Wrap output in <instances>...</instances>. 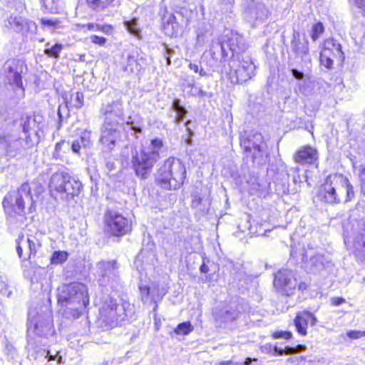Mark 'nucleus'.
Returning <instances> with one entry per match:
<instances>
[{"instance_id":"f257e3e1","label":"nucleus","mask_w":365,"mask_h":365,"mask_svg":"<svg viewBox=\"0 0 365 365\" xmlns=\"http://www.w3.org/2000/svg\"><path fill=\"white\" fill-rule=\"evenodd\" d=\"M43 190L40 182L33 181L23 183L16 190L8 192L4 197L2 203L5 212L10 217H24L25 203L29 202L31 205L29 210L32 212L35 210L33 195L38 196Z\"/></svg>"},{"instance_id":"f03ea898","label":"nucleus","mask_w":365,"mask_h":365,"mask_svg":"<svg viewBox=\"0 0 365 365\" xmlns=\"http://www.w3.org/2000/svg\"><path fill=\"white\" fill-rule=\"evenodd\" d=\"M163 147L160 139H154L133 154L132 166L138 177L145 178L160 158L159 153Z\"/></svg>"},{"instance_id":"7ed1b4c3","label":"nucleus","mask_w":365,"mask_h":365,"mask_svg":"<svg viewBox=\"0 0 365 365\" xmlns=\"http://www.w3.org/2000/svg\"><path fill=\"white\" fill-rule=\"evenodd\" d=\"M186 169L182 161L175 158L167 159L160 167L156 180L165 190L180 188L185 179Z\"/></svg>"},{"instance_id":"20e7f679","label":"nucleus","mask_w":365,"mask_h":365,"mask_svg":"<svg viewBox=\"0 0 365 365\" xmlns=\"http://www.w3.org/2000/svg\"><path fill=\"white\" fill-rule=\"evenodd\" d=\"M48 187L52 196L69 200L80 193L82 184L67 173L57 172L51 176Z\"/></svg>"},{"instance_id":"39448f33","label":"nucleus","mask_w":365,"mask_h":365,"mask_svg":"<svg viewBox=\"0 0 365 365\" xmlns=\"http://www.w3.org/2000/svg\"><path fill=\"white\" fill-rule=\"evenodd\" d=\"M230 67L229 78L232 83L247 82L255 76V65L248 55L233 58Z\"/></svg>"},{"instance_id":"423d86ee","label":"nucleus","mask_w":365,"mask_h":365,"mask_svg":"<svg viewBox=\"0 0 365 365\" xmlns=\"http://www.w3.org/2000/svg\"><path fill=\"white\" fill-rule=\"evenodd\" d=\"M344 176L342 175H331L320 187L319 196L326 203L337 204L340 202V198L336 192L341 191V184L345 183Z\"/></svg>"},{"instance_id":"0eeeda50","label":"nucleus","mask_w":365,"mask_h":365,"mask_svg":"<svg viewBox=\"0 0 365 365\" xmlns=\"http://www.w3.org/2000/svg\"><path fill=\"white\" fill-rule=\"evenodd\" d=\"M42 233L36 232L34 235H30L25 239L23 235L16 239V252L21 261H27L31 255L36 254L41 247Z\"/></svg>"},{"instance_id":"6e6552de","label":"nucleus","mask_w":365,"mask_h":365,"mask_svg":"<svg viewBox=\"0 0 365 365\" xmlns=\"http://www.w3.org/2000/svg\"><path fill=\"white\" fill-rule=\"evenodd\" d=\"M45 122L40 115L30 116L26 118L23 125L26 142L29 146L37 145L43 136Z\"/></svg>"},{"instance_id":"1a4fd4ad","label":"nucleus","mask_w":365,"mask_h":365,"mask_svg":"<svg viewBox=\"0 0 365 365\" xmlns=\"http://www.w3.org/2000/svg\"><path fill=\"white\" fill-rule=\"evenodd\" d=\"M106 227L113 235H123L130 230V222L123 215L109 212L106 215Z\"/></svg>"},{"instance_id":"9d476101","label":"nucleus","mask_w":365,"mask_h":365,"mask_svg":"<svg viewBox=\"0 0 365 365\" xmlns=\"http://www.w3.org/2000/svg\"><path fill=\"white\" fill-rule=\"evenodd\" d=\"M341 46L336 43L333 39L325 41L324 47L320 53L321 64L327 68L332 67L334 61L341 57Z\"/></svg>"},{"instance_id":"9b49d317","label":"nucleus","mask_w":365,"mask_h":365,"mask_svg":"<svg viewBox=\"0 0 365 365\" xmlns=\"http://www.w3.org/2000/svg\"><path fill=\"white\" fill-rule=\"evenodd\" d=\"M118 127L117 121L113 123L106 121L103 125L101 141L108 150H111L115 147L116 141L120 138Z\"/></svg>"},{"instance_id":"f8f14e48","label":"nucleus","mask_w":365,"mask_h":365,"mask_svg":"<svg viewBox=\"0 0 365 365\" xmlns=\"http://www.w3.org/2000/svg\"><path fill=\"white\" fill-rule=\"evenodd\" d=\"M274 284L287 295H289L296 288L297 279L292 271L284 269L276 274Z\"/></svg>"},{"instance_id":"ddd939ff","label":"nucleus","mask_w":365,"mask_h":365,"mask_svg":"<svg viewBox=\"0 0 365 365\" xmlns=\"http://www.w3.org/2000/svg\"><path fill=\"white\" fill-rule=\"evenodd\" d=\"M4 26L16 32H33L36 29L34 22L19 16H10L4 23Z\"/></svg>"},{"instance_id":"4468645a","label":"nucleus","mask_w":365,"mask_h":365,"mask_svg":"<svg viewBox=\"0 0 365 365\" xmlns=\"http://www.w3.org/2000/svg\"><path fill=\"white\" fill-rule=\"evenodd\" d=\"M294 160L302 165H315L318 166V152L311 146H304L294 154Z\"/></svg>"},{"instance_id":"2eb2a0df","label":"nucleus","mask_w":365,"mask_h":365,"mask_svg":"<svg viewBox=\"0 0 365 365\" xmlns=\"http://www.w3.org/2000/svg\"><path fill=\"white\" fill-rule=\"evenodd\" d=\"M245 18L248 21H263L267 19L269 11L261 2L252 1L248 4L244 12Z\"/></svg>"},{"instance_id":"dca6fc26","label":"nucleus","mask_w":365,"mask_h":365,"mask_svg":"<svg viewBox=\"0 0 365 365\" xmlns=\"http://www.w3.org/2000/svg\"><path fill=\"white\" fill-rule=\"evenodd\" d=\"M17 66L18 63L15 61H9L5 65V70L9 71L7 78L9 82L16 86V96L19 98H21L24 95V89Z\"/></svg>"},{"instance_id":"f3484780","label":"nucleus","mask_w":365,"mask_h":365,"mask_svg":"<svg viewBox=\"0 0 365 365\" xmlns=\"http://www.w3.org/2000/svg\"><path fill=\"white\" fill-rule=\"evenodd\" d=\"M309 322H310L312 326L315 325L317 323L316 317L309 312L304 311L297 314L294 319V325L299 334L302 336L307 335V329Z\"/></svg>"},{"instance_id":"a211bd4d","label":"nucleus","mask_w":365,"mask_h":365,"mask_svg":"<svg viewBox=\"0 0 365 365\" xmlns=\"http://www.w3.org/2000/svg\"><path fill=\"white\" fill-rule=\"evenodd\" d=\"M118 267L115 261L101 262L97 264L98 274L103 281L108 278V281L113 279L116 277Z\"/></svg>"},{"instance_id":"6ab92c4d","label":"nucleus","mask_w":365,"mask_h":365,"mask_svg":"<svg viewBox=\"0 0 365 365\" xmlns=\"http://www.w3.org/2000/svg\"><path fill=\"white\" fill-rule=\"evenodd\" d=\"M120 306L113 300H110L109 304L105 305L101 309L102 317L111 320L112 322L118 320V310Z\"/></svg>"},{"instance_id":"aec40b11","label":"nucleus","mask_w":365,"mask_h":365,"mask_svg":"<svg viewBox=\"0 0 365 365\" xmlns=\"http://www.w3.org/2000/svg\"><path fill=\"white\" fill-rule=\"evenodd\" d=\"M164 31L169 36L177 35L179 31V25L176 21V17L173 14L168 16L166 21L164 22Z\"/></svg>"},{"instance_id":"412c9836","label":"nucleus","mask_w":365,"mask_h":365,"mask_svg":"<svg viewBox=\"0 0 365 365\" xmlns=\"http://www.w3.org/2000/svg\"><path fill=\"white\" fill-rule=\"evenodd\" d=\"M140 294L143 300L149 299L155 300L158 295L156 293V286L153 284L151 287L145 285L140 287Z\"/></svg>"},{"instance_id":"4be33fe9","label":"nucleus","mask_w":365,"mask_h":365,"mask_svg":"<svg viewBox=\"0 0 365 365\" xmlns=\"http://www.w3.org/2000/svg\"><path fill=\"white\" fill-rule=\"evenodd\" d=\"M68 258V253L66 251H55L50 257L51 264L58 265L64 263Z\"/></svg>"},{"instance_id":"5701e85b","label":"nucleus","mask_w":365,"mask_h":365,"mask_svg":"<svg viewBox=\"0 0 365 365\" xmlns=\"http://www.w3.org/2000/svg\"><path fill=\"white\" fill-rule=\"evenodd\" d=\"M124 25L128 31L133 36L139 38L140 36V29L139 28L137 19H131L124 21Z\"/></svg>"},{"instance_id":"b1692460","label":"nucleus","mask_w":365,"mask_h":365,"mask_svg":"<svg viewBox=\"0 0 365 365\" xmlns=\"http://www.w3.org/2000/svg\"><path fill=\"white\" fill-rule=\"evenodd\" d=\"M11 140V136L1 129L0 130V150L2 153L9 155V148L10 147Z\"/></svg>"},{"instance_id":"393cba45","label":"nucleus","mask_w":365,"mask_h":365,"mask_svg":"<svg viewBox=\"0 0 365 365\" xmlns=\"http://www.w3.org/2000/svg\"><path fill=\"white\" fill-rule=\"evenodd\" d=\"M242 38L241 36L237 34H232L231 37L228 41V46H230V50H232V52L237 53L238 50L241 48L240 44L242 43Z\"/></svg>"},{"instance_id":"a878e982","label":"nucleus","mask_w":365,"mask_h":365,"mask_svg":"<svg viewBox=\"0 0 365 365\" xmlns=\"http://www.w3.org/2000/svg\"><path fill=\"white\" fill-rule=\"evenodd\" d=\"M345 183L341 184V190H345L346 192V196L344 199L345 202H350L354 197V192L353 186L349 182L347 178L344 177Z\"/></svg>"},{"instance_id":"bb28decb","label":"nucleus","mask_w":365,"mask_h":365,"mask_svg":"<svg viewBox=\"0 0 365 365\" xmlns=\"http://www.w3.org/2000/svg\"><path fill=\"white\" fill-rule=\"evenodd\" d=\"M63 48L62 44L56 43L53 46H50V43H47L45 45V53L50 57L57 58L58 54Z\"/></svg>"},{"instance_id":"cd10ccee","label":"nucleus","mask_w":365,"mask_h":365,"mask_svg":"<svg viewBox=\"0 0 365 365\" xmlns=\"http://www.w3.org/2000/svg\"><path fill=\"white\" fill-rule=\"evenodd\" d=\"M193 327L190 322L179 324L175 329V332L179 335H187L193 330Z\"/></svg>"},{"instance_id":"c85d7f7f","label":"nucleus","mask_w":365,"mask_h":365,"mask_svg":"<svg viewBox=\"0 0 365 365\" xmlns=\"http://www.w3.org/2000/svg\"><path fill=\"white\" fill-rule=\"evenodd\" d=\"M173 108L177 113L176 121H181L186 113L185 109L180 106L179 100H175L173 103Z\"/></svg>"},{"instance_id":"c756f323","label":"nucleus","mask_w":365,"mask_h":365,"mask_svg":"<svg viewBox=\"0 0 365 365\" xmlns=\"http://www.w3.org/2000/svg\"><path fill=\"white\" fill-rule=\"evenodd\" d=\"M114 0H86L88 4L94 9H103L110 5Z\"/></svg>"},{"instance_id":"7c9ffc66","label":"nucleus","mask_w":365,"mask_h":365,"mask_svg":"<svg viewBox=\"0 0 365 365\" xmlns=\"http://www.w3.org/2000/svg\"><path fill=\"white\" fill-rule=\"evenodd\" d=\"M324 31V29L322 23L319 22L315 24L312 29V39L314 41H317L319 38V36L323 34Z\"/></svg>"},{"instance_id":"2f4dec72","label":"nucleus","mask_w":365,"mask_h":365,"mask_svg":"<svg viewBox=\"0 0 365 365\" xmlns=\"http://www.w3.org/2000/svg\"><path fill=\"white\" fill-rule=\"evenodd\" d=\"M41 23L42 26L48 27V28H53L57 29L59 28V21L57 19H41Z\"/></svg>"},{"instance_id":"473e14b6","label":"nucleus","mask_w":365,"mask_h":365,"mask_svg":"<svg viewBox=\"0 0 365 365\" xmlns=\"http://www.w3.org/2000/svg\"><path fill=\"white\" fill-rule=\"evenodd\" d=\"M89 38L93 43L100 46H103L107 43V39L105 37L97 35H91Z\"/></svg>"},{"instance_id":"72a5a7b5","label":"nucleus","mask_w":365,"mask_h":365,"mask_svg":"<svg viewBox=\"0 0 365 365\" xmlns=\"http://www.w3.org/2000/svg\"><path fill=\"white\" fill-rule=\"evenodd\" d=\"M292 336V332L286 331H275L272 334V337L274 339L283 338V339H291Z\"/></svg>"},{"instance_id":"f704fd0d","label":"nucleus","mask_w":365,"mask_h":365,"mask_svg":"<svg viewBox=\"0 0 365 365\" xmlns=\"http://www.w3.org/2000/svg\"><path fill=\"white\" fill-rule=\"evenodd\" d=\"M91 134L90 131L85 130L81 134V141L83 146L87 147L91 144Z\"/></svg>"},{"instance_id":"c9c22d12","label":"nucleus","mask_w":365,"mask_h":365,"mask_svg":"<svg viewBox=\"0 0 365 365\" xmlns=\"http://www.w3.org/2000/svg\"><path fill=\"white\" fill-rule=\"evenodd\" d=\"M347 336L351 339H359L365 336L364 331H349L347 332Z\"/></svg>"},{"instance_id":"e433bc0d","label":"nucleus","mask_w":365,"mask_h":365,"mask_svg":"<svg viewBox=\"0 0 365 365\" xmlns=\"http://www.w3.org/2000/svg\"><path fill=\"white\" fill-rule=\"evenodd\" d=\"M83 104V95L82 93L77 92L75 95V106L81 108Z\"/></svg>"},{"instance_id":"4c0bfd02","label":"nucleus","mask_w":365,"mask_h":365,"mask_svg":"<svg viewBox=\"0 0 365 365\" xmlns=\"http://www.w3.org/2000/svg\"><path fill=\"white\" fill-rule=\"evenodd\" d=\"M97 31H101L106 34L111 35L113 32V28L110 25H99V28H98Z\"/></svg>"},{"instance_id":"58836bf2","label":"nucleus","mask_w":365,"mask_h":365,"mask_svg":"<svg viewBox=\"0 0 365 365\" xmlns=\"http://www.w3.org/2000/svg\"><path fill=\"white\" fill-rule=\"evenodd\" d=\"M127 124L130 127L132 130L138 133H141V128L140 127V125L138 123H135L133 121H132L130 118H128Z\"/></svg>"},{"instance_id":"ea45409f","label":"nucleus","mask_w":365,"mask_h":365,"mask_svg":"<svg viewBox=\"0 0 365 365\" xmlns=\"http://www.w3.org/2000/svg\"><path fill=\"white\" fill-rule=\"evenodd\" d=\"M295 49H296V51H297L298 53H300V54H304V55H305V54H307V53H308V51H309V49H308V43H306L303 46V47H302V49H301L299 47H297V46H296Z\"/></svg>"},{"instance_id":"a19ab883","label":"nucleus","mask_w":365,"mask_h":365,"mask_svg":"<svg viewBox=\"0 0 365 365\" xmlns=\"http://www.w3.org/2000/svg\"><path fill=\"white\" fill-rule=\"evenodd\" d=\"M272 356L279 355L282 356L284 354V349H278L277 346L274 347L273 351L269 352Z\"/></svg>"},{"instance_id":"79ce46f5","label":"nucleus","mask_w":365,"mask_h":365,"mask_svg":"<svg viewBox=\"0 0 365 365\" xmlns=\"http://www.w3.org/2000/svg\"><path fill=\"white\" fill-rule=\"evenodd\" d=\"M345 302V299L341 297H336L331 299V304L335 306H338Z\"/></svg>"},{"instance_id":"37998d69","label":"nucleus","mask_w":365,"mask_h":365,"mask_svg":"<svg viewBox=\"0 0 365 365\" xmlns=\"http://www.w3.org/2000/svg\"><path fill=\"white\" fill-rule=\"evenodd\" d=\"M292 75L294 76V77L295 78H297V79H302L303 78L304 74L302 72L298 71L296 69H292Z\"/></svg>"},{"instance_id":"c03bdc74","label":"nucleus","mask_w":365,"mask_h":365,"mask_svg":"<svg viewBox=\"0 0 365 365\" xmlns=\"http://www.w3.org/2000/svg\"><path fill=\"white\" fill-rule=\"evenodd\" d=\"M98 28H99V24H88L86 25L87 31H97Z\"/></svg>"},{"instance_id":"a18cd8bd","label":"nucleus","mask_w":365,"mask_h":365,"mask_svg":"<svg viewBox=\"0 0 365 365\" xmlns=\"http://www.w3.org/2000/svg\"><path fill=\"white\" fill-rule=\"evenodd\" d=\"M71 148H72V150L74 153H78L81 149V146L78 141L73 142Z\"/></svg>"},{"instance_id":"49530a36","label":"nucleus","mask_w":365,"mask_h":365,"mask_svg":"<svg viewBox=\"0 0 365 365\" xmlns=\"http://www.w3.org/2000/svg\"><path fill=\"white\" fill-rule=\"evenodd\" d=\"M294 353L302 352L306 350V346L304 345H298L296 347H294Z\"/></svg>"},{"instance_id":"de8ad7c7","label":"nucleus","mask_w":365,"mask_h":365,"mask_svg":"<svg viewBox=\"0 0 365 365\" xmlns=\"http://www.w3.org/2000/svg\"><path fill=\"white\" fill-rule=\"evenodd\" d=\"M76 31H82L84 33L87 32L86 25H84V24H76Z\"/></svg>"},{"instance_id":"09e8293b","label":"nucleus","mask_w":365,"mask_h":365,"mask_svg":"<svg viewBox=\"0 0 365 365\" xmlns=\"http://www.w3.org/2000/svg\"><path fill=\"white\" fill-rule=\"evenodd\" d=\"M360 178L363 183V185L365 186V167H364L361 170Z\"/></svg>"},{"instance_id":"8fccbe9b","label":"nucleus","mask_w":365,"mask_h":365,"mask_svg":"<svg viewBox=\"0 0 365 365\" xmlns=\"http://www.w3.org/2000/svg\"><path fill=\"white\" fill-rule=\"evenodd\" d=\"M189 68L192 71H193L195 73H198L199 67L195 63H190L189 64Z\"/></svg>"},{"instance_id":"3c124183","label":"nucleus","mask_w":365,"mask_h":365,"mask_svg":"<svg viewBox=\"0 0 365 365\" xmlns=\"http://www.w3.org/2000/svg\"><path fill=\"white\" fill-rule=\"evenodd\" d=\"M66 288H67V289H86V287L83 284H80L74 285L73 287L67 286Z\"/></svg>"},{"instance_id":"603ef678","label":"nucleus","mask_w":365,"mask_h":365,"mask_svg":"<svg viewBox=\"0 0 365 365\" xmlns=\"http://www.w3.org/2000/svg\"><path fill=\"white\" fill-rule=\"evenodd\" d=\"M358 7L365 8V0H354Z\"/></svg>"},{"instance_id":"864d4df0","label":"nucleus","mask_w":365,"mask_h":365,"mask_svg":"<svg viewBox=\"0 0 365 365\" xmlns=\"http://www.w3.org/2000/svg\"><path fill=\"white\" fill-rule=\"evenodd\" d=\"M284 354H294V347L286 346L285 349H284Z\"/></svg>"},{"instance_id":"5fc2aeb1","label":"nucleus","mask_w":365,"mask_h":365,"mask_svg":"<svg viewBox=\"0 0 365 365\" xmlns=\"http://www.w3.org/2000/svg\"><path fill=\"white\" fill-rule=\"evenodd\" d=\"M257 361V359H255V358L252 359V358L248 357L245 360L243 365H250L252 361Z\"/></svg>"},{"instance_id":"6e6d98bb","label":"nucleus","mask_w":365,"mask_h":365,"mask_svg":"<svg viewBox=\"0 0 365 365\" xmlns=\"http://www.w3.org/2000/svg\"><path fill=\"white\" fill-rule=\"evenodd\" d=\"M308 287V284L305 282H302L299 284L298 288L301 291L306 290Z\"/></svg>"},{"instance_id":"4d7b16f0","label":"nucleus","mask_w":365,"mask_h":365,"mask_svg":"<svg viewBox=\"0 0 365 365\" xmlns=\"http://www.w3.org/2000/svg\"><path fill=\"white\" fill-rule=\"evenodd\" d=\"M63 144H64V141L56 143L55 147V150L56 152L59 151L61 149Z\"/></svg>"},{"instance_id":"13d9d810","label":"nucleus","mask_w":365,"mask_h":365,"mask_svg":"<svg viewBox=\"0 0 365 365\" xmlns=\"http://www.w3.org/2000/svg\"><path fill=\"white\" fill-rule=\"evenodd\" d=\"M49 354H50V351H46V357H48V361H53V360H55V359H56L55 356H52V355H49Z\"/></svg>"},{"instance_id":"bf43d9fd","label":"nucleus","mask_w":365,"mask_h":365,"mask_svg":"<svg viewBox=\"0 0 365 365\" xmlns=\"http://www.w3.org/2000/svg\"><path fill=\"white\" fill-rule=\"evenodd\" d=\"M232 363L231 361H221L215 365H231Z\"/></svg>"},{"instance_id":"052dcab7","label":"nucleus","mask_w":365,"mask_h":365,"mask_svg":"<svg viewBox=\"0 0 365 365\" xmlns=\"http://www.w3.org/2000/svg\"><path fill=\"white\" fill-rule=\"evenodd\" d=\"M198 73L200 76H205L207 75L206 71L203 68L199 69Z\"/></svg>"},{"instance_id":"680f3d73","label":"nucleus","mask_w":365,"mask_h":365,"mask_svg":"<svg viewBox=\"0 0 365 365\" xmlns=\"http://www.w3.org/2000/svg\"><path fill=\"white\" fill-rule=\"evenodd\" d=\"M200 270H201L202 272L206 273L207 272V268L205 265H202L200 267Z\"/></svg>"},{"instance_id":"e2e57ef3","label":"nucleus","mask_w":365,"mask_h":365,"mask_svg":"<svg viewBox=\"0 0 365 365\" xmlns=\"http://www.w3.org/2000/svg\"><path fill=\"white\" fill-rule=\"evenodd\" d=\"M102 110H103V112L105 114H107L108 113H110L111 114V113H112V110H106V109H105V108H103Z\"/></svg>"},{"instance_id":"0e129e2a","label":"nucleus","mask_w":365,"mask_h":365,"mask_svg":"<svg viewBox=\"0 0 365 365\" xmlns=\"http://www.w3.org/2000/svg\"><path fill=\"white\" fill-rule=\"evenodd\" d=\"M225 4H232L234 2V0H222Z\"/></svg>"},{"instance_id":"69168bd1","label":"nucleus","mask_w":365,"mask_h":365,"mask_svg":"<svg viewBox=\"0 0 365 365\" xmlns=\"http://www.w3.org/2000/svg\"><path fill=\"white\" fill-rule=\"evenodd\" d=\"M166 61H167V65H170L171 61H170V56L167 57Z\"/></svg>"},{"instance_id":"338daca9","label":"nucleus","mask_w":365,"mask_h":365,"mask_svg":"<svg viewBox=\"0 0 365 365\" xmlns=\"http://www.w3.org/2000/svg\"><path fill=\"white\" fill-rule=\"evenodd\" d=\"M197 43L201 44V40H200V35H197Z\"/></svg>"},{"instance_id":"774afa93","label":"nucleus","mask_w":365,"mask_h":365,"mask_svg":"<svg viewBox=\"0 0 365 365\" xmlns=\"http://www.w3.org/2000/svg\"><path fill=\"white\" fill-rule=\"evenodd\" d=\"M61 360H62V356H59L57 359V361L58 363H61Z\"/></svg>"}]
</instances>
